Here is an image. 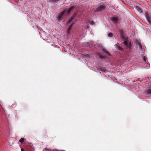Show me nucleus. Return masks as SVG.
Returning a JSON list of instances; mask_svg holds the SVG:
<instances>
[{"label": "nucleus", "mask_w": 151, "mask_h": 151, "mask_svg": "<svg viewBox=\"0 0 151 151\" xmlns=\"http://www.w3.org/2000/svg\"><path fill=\"white\" fill-rule=\"evenodd\" d=\"M76 14H74L68 20L67 24H69L74 19V18L76 16Z\"/></svg>", "instance_id": "obj_4"}, {"label": "nucleus", "mask_w": 151, "mask_h": 151, "mask_svg": "<svg viewBox=\"0 0 151 151\" xmlns=\"http://www.w3.org/2000/svg\"><path fill=\"white\" fill-rule=\"evenodd\" d=\"M145 92L147 95L151 94V86L148 87Z\"/></svg>", "instance_id": "obj_5"}, {"label": "nucleus", "mask_w": 151, "mask_h": 151, "mask_svg": "<svg viewBox=\"0 0 151 151\" xmlns=\"http://www.w3.org/2000/svg\"><path fill=\"white\" fill-rule=\"evenodd\" d=\"M21 151H24L23 149L22 148H21Z\"/></svg>", "instance_id": "obj_24"}, {"label": "nucleus", "mask_w": 151, "mask_h": 151, "mask_svg": "<svg viewBox=\"0 0 151 151\" xmlns=\"http://www.w3.org/2000/svg\"><path fill=\"white\" fill-rule=\"evenodd\" d=\"M74 8V7L73 6H72L66 12V14H69L72 10H73V9Z\"/></svg>", "instance_id": "obj_9"}, {"label": "nucleus", "mask_w": 151, "mask_h": 151, "mask_svg": "<svg viewBox=\"0 0 151 151\" xmlns=\"http://www.w3.org/2000/svg\"><path fill=\"white\" fill-rule=\"evenodd\" d=\"M145 17L146 19L148 22L150 24H151V15L149 13H147L145 14Z\"/></svg>", "instance_id": "obj_1"}, {"label": "nucleus", "mask_w": 151, "mask_h": 151, "mask_svg": "<svg viewBox=\"0 0 151 151\" xmlns=\"http://www.w3.org/2000/svg\"><path fill=\"white\" fill-rule=\"evenodd\" d=\"M65 10H64L59 14L58 17V20H59L60 21L62 19L63 17L64 14H65Z\"/></svg>", "instance_id": "obj_3"}, {"label": "nucleus", "mask_w": 151, "mask_h": 151, "mask_svg": "<svg viewBox=\"0 0 151 151\" xmlns=\"http://www.w3.org/2000/svg\"><path fill=\"white\" fill-rule=\"evenodd\" d=\"M132 45L131 43V42H129V49H131V47Z\"/></svg>", "instance_id": "obj_18"}, {"label": "nucleus", "mask_w": 151, "mask_h": 151, "mask_svg": "<svg viewBox=\"0 0 151 151\" xmlns=\"http://www.w3.org/2000/svg\"><path fill=\"white\" fill-rule=\"evenodd\" d=\"M99 58H101V59H104L105 58V57H104L102 55H100L99 56Z\"/></svg>", "instance_id": "obj_19"}, {"label": "nucleus", "mask_w": 151, "mask_h": 151, "mask_svg": "<svg viewBox=\"0 0 151 151\" xmlns=\"http://www.w3.org/2000/svg\"><path fill=\"white\" fill-rule=\"evenodd\" d=\"M119 33L120 34V37L123 40H125L124 36L123 35L124 34V32L122 29H120L119 30Z\"/></svg>", "instance_id": "obj_7"}, {"label": "nucleus", "mask_w": 151, "mask_h": 151, "mask_svg": "<svg viewBox=\"0 0 151 151\" xmlns=\"http://www.w3.org/2000/svg\"><path fill=\"white\" fill-rule=\"evenodd\" d=\"M108 36L109 37H112L113 36V34L111 33H109L108 34Z\"/></svg>", "instance_id": "obj_14"}, {"label": "nucleus", "mask_w": 151, "mask_h": 151, "mask_svg": "<svg viewBox=\"0 0 151 151\" xmlns=\"http://www.w3.org/2000/svg\"><path fill=\"white\" fill-rule=\"evenodd\" d=\"M111 20L114 23L117 24L118 23V18L116 17H112L111 18Z\"/></svg>", "instance_id": "obj_6"}, {"label": "nucleus", "mask_w": 151, "mask_h": 151, "mask_svg": "<svg viewBox=\"0 0 151 151\" xmlns=\"http://www.w3.org/2000/svg\"><path fill=\"white\" fill-rule=\"evenodd\" d=\"M124 44L126 46H127V45L128 42L127 41H124Z\"/></svg>", "instance_id": "obj_15"}, {"label": "nucleus", "mask_w": 151, "mask_h": 151, "mask_svg": "<svg viewBox=\"0 0 151 151\" xmlns=\"http://www.w3.org/2000/svg\"><path fill=\"white\" fill-rule=\"evenodd\" d=\"M135 8H136V9L137 11H138L140 13H142V10L139 7L137 6H136Z\"/></svg>", "instance_id": "obj_11"}, {"label": "nucleus", "mask_w": 151, "mask_h": 151, "mask_svg": "<svg viewBox=\"0 0 151 151\" xmlns=\"http://www.w3.org/2000/svg\"><path fill=\"white\" fill-rule=\"evenodd\" d=\"M139 46V49H142V45L140 43L138 44Z\"/></svg>", "instance_id": "obj_16"}, {"label": "nucleus", "mask_w": 151, "mask_h": 151, "mask_svg": "<svg viewBox=\"0 0 151 151\" xmlns=\"http://www.w3.org/2000/svg\"><path fill=\"white\" fill-rule=\"evenodd\" d=\"M24 141V138H21L19 140V141L21 143H22Z\"/></svg>", "instance_id": "obj_12"}, {"label": "nucleus", "mask_w": 151, "mask_h": 151, "mask_svg": "<svg viewBox=\"0 0 151 151\" xmlns=\"http://www.w3.org/2000/svg\"><path fill=\"white\" fill-rule=\"evenodd\" d=\"M1 109H3L2 107L1 106V105L0 104V110H1Z\"/></svg>", "instance_id": "obj_23"}, {"label": "nucleus", "mask_w": 151, "mask_h": 151, "mask_svg": "<svg viewBox=\"0 0 151 151\" xmlns=\"http://www.w3.org/2000/svg\"><path fill=\"white\" fill-rule=\"evenodd\" d=\"M102 50L104 52L108 55L109 56H110L111 55L110 53L107 51L105 49H103Z\"/></svg>", "instance_id": "obj_10"}, {"label": "nucleus", "mask_w": 151, "mask_h": 151, "mask_svg": "<svg viewBox=\"0 0 151 151\" xmlns=\"http://www.w3.org/2000/svg\"><path fill=\"white\" fill-rule=\"evenodd\" d=\"M91 24L93 25L94 24V22L93 21H92L91 22Z\"/></svg>", "instance_id": "obj_22"}, {"label": "nucleus", "mask_w": 151, "mask_h": 151, "mask_svg": "<svg viewBox=\"0 0 151 151\" xmlns=\"http://www.w3.org/2000/svg\"><path fill=\"white\" fill-rule=\"evenodd\" d=\"M25 143L27 145H28L29 144L28 141H25Z\"/></svg>", "instance_id": "obj_20"}, {"label": "nucleus", "mask_w": 151, "mask_h": 151, "mask_svg": "<svg viewBox=\"0 0 151 151\" xmlns=\"http://www.w3.org/2000/svg\"><path fill=\"white\" fill-rule=\"evenodd\" d=\"M74 22H72V23L70 25L68 29L67 33L68 34H69L70 33V31L71 29V27L73 26V25L74 24Z\"/></svg>", "instance_id": "obj_8"}, {"label": "nucleus", "mask_w": 151, "mask_h": 151, "mask_svg": "<svg viewBox=\"0 0 151 151\" xmlns=\"http://www.w3.org/2000/svg\"><path fill=\"white\" fill-rule=\"evenodd\" d=\"M146 57L145 56H143V60L144 62H145L146 61Z\"/></svg>", "instance_id": "obj_17"}, {"label": "nucleus", "mask_w": 151, "mask_h": 151, "mask_svg": "<svg viewBox=\"0 0 151 151\" xmlns=\"http://www.w3.org/2000/svg\"><path fill=\"white\" fill-rule=\"evenodd\" d=\"M59 0H52V1L54 3H55Z\"/></svg>", "instance_id": "obj_21"}, {"label": "nucleus", "mask_w": 151, "mask_h": 151, "mask_svg": "<svg viewBox=\"0 0 151 151\" xmlns=\"http://www.w3.org/2000/svg\"><path fill=\"white\" fill-rule=\"evenodd\" d=\"M105 8V6L104 5H100L96 8L95 11L98 12L104 10Z\"/></svg>", "instance_id": "obj_2"}, {"label": "nucleus", "mask_w": 151, "mask_h": 151, "mask_svg": "<svg viewBox=\"0 0 151 151\" xmlns=\"http://www.w3.org/2000/svg\"><path fill=\"white\" fill-rule=\"evenodd\" d=\"M117 48L120 51L123 50V49L119 46H117Z\"/></svg>", "instance_id": "obj_13"}]
</instances>
